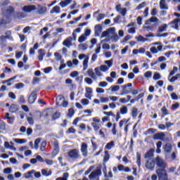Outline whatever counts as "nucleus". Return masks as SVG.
Segmentation results:
<instances>
[{
  "instance_id": "nucleus-1",
  "label": "nucleus",
  "mask_w": 180,
  "mask_h": 180,
  "mask_svg": "<svg viewBox=\"0 0 180 180\" xmlns=\"http://www.w3.org/2000/svg\"><path fill=\"white\" fill-rule=\"evenodd\" d=\"M155 162L157 165L158 168L156 169V174L158 175V173L162 172V174L167 173L166 168L168 167V165H167V162H165V160L164 159L160 158V156H158L155 159Z\"/></svg>"
},
{
  "instance_id": "nucleus-2",
  "label": "nucleus",
  "mask_w": 180,
  "mask_h": 180,
  "mask_svg": "<svg viewBox=\"0 0 180 180\" xmlns=\"http://www.w3.org/2000/svg\"><path fill=\"white\" fill-rule=\"evenodd\" d=\"M67 155L70 160H79L81 155L79 154V150L75 148L71 149L67 153Z\"/></svg>"
},
{
  "instance_id": "nucleus-3",
  "label": "nucleus",
  "mask_w": 180,
  "mask_h": 180,
  "mask_svg": "<svg viewBox=\"0 0 180 180\" xmlns=\"http://www.w3.org/2000/svg\"><path fill=\"white\" fill-rule=\"evenodd\" d=\"M101 175H102V172L101 169H97L89 175V178L90 180H99Z\"/></svg>"
},
{
  "instance_id": "nucleus-4",
  "label": "nucleus",
  "mask_w": 180,
  "mask_h": 180,
  "mask_svg": "<svg viewBox=\"0 0 180 180\" xmlns=\"http://www.w3.org/2000/svg\"><path fill=\"white\" fill-rule=\"evenodd\" d=\"M146 168L150 171H154L155 168V160L149 158L146 163Z\"/></svg>"
},
{
  "instance_id": "nucleus-5",
  "label": "nucleus",
  "mask_w": 180,
  "mask_h": 180,
  "mask_svg": "<svg viewBox=\"0 0 180 180\" xmlns=\"http://www.w3.org/2000/svg\"><path fill=\"white\" fill-rule=\"evenodd\" d=\"M115 10L118 12L122 16H126L127 15V8H122V4H117L115 6Z\"/></svg>"
},
{
  "instance_id": "nucleus-6",
  "label": "nucleus",
  "mask_w": 180,
  "mask_h": 180,
  "mask_svg": "<svg viewBox=\"0 0 180 180\" xmlns=\"http://www.w3.org/2000/svg\"><path fill=\"white\" fill-rule=\"evenodd\" d=\"M36 10L38 15H46V13H47V7L43 6L40 4L37 5Z\"/></svg>"
},
{
  "instance_id": "nucleus-7",
  "label": "nucleus",
  "mask_w": 180,
  "mask_h": 180,
  "mask_svg": "<svg viewBox=\"0 0 180 180\" xmlns=\"http://www.w3.org/2000/svg\"><path fill=\"white\" fill-rule=\"evenodd\" d=\"M36 99H37V93L36 91H32L28 97V103L33 105V103L36 102Z\"/></svg>"
},
{
  "instance_id": "nucleus-8",
  "label": "nucleus",
  "mask_w": 180,
  "mask_h": 180,
  "mask_svg": "<svg viewBox=\"0 0 180 180\" xmlns=\"http://www.w3.org/2000/svg\"><path fill=\"white\" fill-rule=\"evenodd\" d=\"M102 25L98 24L94 26V35L96 37H99L102 33Z\"/></svg>"
},
{
  "instance_id": "nucleus-9",
  "label": "nucleus",
  "mask_w": 180,
  "mask_h": 180,
  "mask_svg": "<svg viewBox=\"0 0 180 180\" xmlns=\"http://www.w3.org/2000/svg\"><path fill=\"white\" fill-rule=\"evenodd\" d=\"M53 150L52 153V155L56 157L58 153H60V146L58 145V141H54L53 143Z\"/></svg>"
},
{
  "instance_id": "nucleus-10",
  "label": "nucleus",
  "mask_w": 180,
  "mask_h": 180,
  "mask_svg": "<svg viewBox=\"0 0 180 180\" xmlns=\"http://www.w3.org/2000/svg\"><path fill=\"white\" fill-rule=\"evenodd\" d=\"M100 12L101 11L98 10L97 11L94 12L93 14V18H96V20L98 22H101V20H103V19H105V14L100 13Z\"/></svg>"
},
{
  "instance_id": "nucleus-11",
  "label": "nucleus",
  "mask_w": 180,
  "mask_h": 180,
  "mask_svg": "<svg viewBox=\"0 0 180 180\" xmlns=\"http://www.w3.org/2000/svg\"><path fill=\"white\" fill-rule=\"evenodd\" d=\"M80 151L83 157H88V145L85 143H82L81 145Z\"/></svg>"
},
{
  "instance_id": "nucleus-12",
  "label": "nucleus",
  "mask_w": 180,
  "mask_h": 180,
  "mask_svg": "<svg viewBox=\"0 0 180 180\" xmlns=\"http://www.w3.org/2000/svg\"><path fill=\"white\" fill-rule=\"evenodd\" d=\"M131 86H133V84L131 83H128L127 84L122 86V91L127 95L133 91Z\"/></svg>"
},
{
  "instance_id": "nucleus-13",
  "label": "nucleus",
  "mask_w": 180,
  "mask_h": 180,
  "mask_svg": "<svg viewBox=\"0 0 180 180\" xmlns=\"http://www.w3.org/2000/svg\"><path fill=\"white\" fill-rule=\"evenodd\" d=\"M37 6L34 5H29L25 6L22 8V11L26 12L27 13H30V12H33V11H36Z\"/></svg>"
},
{
  "instance_id": "nucleus-14",
  "label": "nucleus",
  "mask_w": 180,
  "mask_h": 180,
  "mask_svg": "<svg viewBox=\"0 0 180 180\" xmlns=\"http://www.w3.org/2000/svg\"><path fill=\"white\" fill-rule=\"evenodd\" d=\"M63 44L65 46V47L70 49V47L72 46V37H68L66 39L64 40Z\"/></svg>"
},
{
  "instance_id": "nucleus-15",
  "label": "nucleus",
  "mask_w": 180,
  "mask_h": 180,
  "mask_svg": "<svg viewBox=\"0 0 180 180\" xmlns=\"http://www.w3.org/2000/svg\"><path fill=\"white\" fill-rule=\"evenodd\" d=\"M158 177V180H169L168 179V173H162V172H159Z\"/></svg>"
},
{
  "instance_id": "nucleus-16",
  "label": "nucleus",
  "mask_w": 180,
  "mask_h": 180,
  "mask_svg": "<svg viewBox=\"0 0 180 180\" xmlns=\"http://www.w3.org/2000/svg\"><path fill=\"white\" fill-rule=\"evenodd\" d=\"M148 23H158V25L161 23V22H160V20L158 19V18L155 16H152L149 20H148L146 22V25H148Z\"/></svg>"
},
{
  "instance_id": "nucleus-17",
  "label": "nucleus",
  "mask_w": 180,
  "mask_h": 180,
  "mask_svg": "<svg viewBox=\"0 0 180 180\" xmlns=\"http://www.w3.org/2000/svg\"><path fill=\"white\" fill-rule=\"evenodd\" d=\"M87 75L90 78H92V79H94V81H96L98 79V77H96V75L94 72V70L92 68H90L87 70Z\"/></svg>"
},
{
  "instance_id": "nucleus-18",
  "label": "nucleus",
  "mask_w": 180,
  "mask_h": 180,
  "mask_svg": "<svg viewBox=\"0 0 180 180\" xmlns=\"http://www.w3.org/2000/svg\"><path fill=\"white\" fill-rule=\"evenodd\" d=\"M179 22L180 18H176L174 19L173 21L169 22V25H174V29H176V30H179Z\"/></svg>"
},
{
  "instance_id": "nucleus-19",
  "label": "nucleus",
  "mask_w": 180,
  "mask_h": 180,
  "mask_svg": "<svg viewBox=\"0 0 180 180\" xmlns=\"http://www.w3.org/2000/svg\"><path fill=\"white\" fill-rule=\"evenodd\" d=\"M34 174V169L30 170L24 174V178L25 179H30L33 178Z\"/></svg>"
},
{
  "instance_id": "nucleus-20",
  "label": "nucleus",
  "mask_w": 180,
  "mask_h": 180,
  "mask_svg": "<svg viewBox=\"0 0 180 180\" xmlns=\"http://www.w3.org/2000/svg\"><path fill=\"white\" fill-rule=\"evenodd\" d=\"M167 29H168V25L162 24L160 26H159L158 29V33H162L164 32H167Z\"/></svg>"
},
{
  "instance_id": "nucleus-21",
  "label": "nucleus",
  "mask_w": 180,
  "mask_h": 180,
  "mask_svg": "<svg viewBox=\"0 0 180 180\" xmlns=\"http://www.w3.org/2000/svg\"><path fill=\"white\" fill-rule=\"evenodd\" d=\"M18 110H19V105H18L16 104H12L10 106L9 112H11V113H16V112H18Z\"/></svg>"
},
{
  "instance_id": "nucleus-22",
  "label": "nucleus",
  "mask_w": 180,
  "mask_h": 180,
  "mask_svg": "<svg viewBox=\"0 0 180 180\" xmlns=\"http://www.w3.org/2000/svg\"><path fill=\"white\" fill-rule=\"evenodd\" d=\"M164 151L165 153H167V154H169L171 151H172V145L171 143H166L164 146Z\"/></svg>"
},
{
  "instance_id": "nucleus-23",
  "label": "nucleus",
  "mask_w": 180,
  "mask_h": 180,
  "mask_svg": "<svg viewBox=\"0 0 180 180\" xmlns=\"http://www.w3.org/2000/svg\"><path fill=\"white\" fill-rule=\"evenodd\" d=\"M165 137V134L164 132L158 133L153 135V139L155 140H162Z\"/></svg>"
},
{
  "instance_id": "nucleus-24",
  "label": "nucleus",
  "mask_w": 180,
  "mask_h": 180,
  "mask_svg": "<svg viewBox=\"0 0 180 180\" xmlns=\"http://www.w3.org/2000/svg\"><path fill=\"white\" fill-rule=\"evenodd\" d=\"M61 12V8L58 6H55L50 11L51 15H53V13H60Z\"/></svg>"
},
{
  "instance_id": "nucleus-25",
  "label": "nucleus",
  "mask_w": 180,
  "mask_h": 180,
  "mask_svg": "<svg viewBox=\"0 0 180 180\" xmlns=\"http://www.w3.org/2000/svg\"><path fill=\"white\" fill-rule=\"evenodd\" d=\"M137 115H139V109H137L136 107L132 108L131 111V116L134 119H136Z\"/></svg>"
},
{
  "instance_id": "nucleus-26",
  "label": "nucleus",
  "mask_w": 180,
  "mask_h": 180,
  "mask_svg": "<svg viewBox=\"0 0 180 180\" xmlns=\"http://www.w3.org/2000/svg\"><path fill=\"white\" fill-rule=\"evenodd\" d=\"M13 18H14V19H23V18H25V13L22 12H16L13 14Z\"/></svg>"
},
{
  "instance_id": "nucleus-27",
  "label": "nucleus",
  "mask_w": 180,
  "mask_h": 180,
  "mask_svg": "<svg viewBox=\"0 0 180 180\" xmlns=\"http://www.w3.org/2000/svg\"><path fill=\"white\" fill-rule=\"evenodd\" d=\"M42 175H44V176H51L53 172L51 171V169H49V171H47V169H42L41 171Z\"/></svg>"
},
{
  "instance_id": "nucleus-28",
  "label": "nucleus",
  "mask_w": 180,
  "mask_h": 180,
  "mask_svg": "<svg viewBox=\"0 0 180 180\" xmlns=\"http://www.w3.org/2000/svg\"><path fill=\"white\" fill-rule=\"evenodd\" d=\"M71 2H72V0L61 1L59 5L61 6L62 8H65V6H68Z\"/></svg>"
},
{
  "instance_id": "nucleus-29",
  "label": "nucleus",
  "mask_w": 180,
  "mask_h": 180,
  "mask_svg": "<svg viewBox=\"0 0 180 180\" xmlns=\"http://www.w3.org/2000/svg\"><path fill=\"white\" fill-rule=\"evenodd\" d=\"M64 101V96L59 95L56 98V105L57 106H61V103Z\"/></svg>"
},
{
  "instance_id": "nucleus-30",
  "label": "nucleus",
  "mask_w": 180,
  "mask_h": 180,
  "mask_svg": "<svg viewBox=\"0 0 180 180\" xmlns=\"http://www.w3.org/2000/svg\"><path fill=\"white\" fill-rule=\"evenodd\" d=\"M160 9L168 10V5H167L165 0H160Z\"/></svg>"
},
{
  "instance_id": "nucleus-31",
  "label": "nucleus",
  "mask_w": 180,
  "mask_h": 180,
  "mask_svg": "<svg viewBox=\"0 0 180 180\" xmlns=\"http://www.w3.org/2000/svg\"><path fill=\"white\" fill-rule=\"evenodd\" d=\"M129 112V108H127V106H122L120 109V115H127Z\"/></svg>"
},
{
  "instance_id": "nucleus-32",
  "label": "nucleus",
  "mask_w": 180,
  "mask_h": 180,
  "mask_svg": "<svg viewBox=\"0 0 180 180\" xmlns=\"http://www.w3.org/2000/svg\"><path fill=\"white\" fill-rule=\"evenodd\" d=\"M4 147L7 150H13V151H16V148H15L13 146H11L8 141L4 142Z\"/></svg>"
},
{
  "instance_id": "nucleus-33",
  "label": "nucleus",
  "mask_w": 180,
  "mask_h": 180,
  "mask_svg": "<svg viewBox=\"0 0 180 180\" xmlns=\"http://www.w3.org/2000/svg\"><path fill=\"white\" fill-rule=\"evenodd\" d=\"M6 13H7V15H8V16L13 17V15H15V8L12 6H10L7 8Z\"/></svg>"
},
{
  "instance_id": "nucleus-34",
  "label": "nucleus",
  "mask_w": 180,
  "mask_h": 180,
  "mask_svg": "<svg viewBox=\"0 0 180 180\" xmlns=\"http://www.w3.org/2000/svg\"><path fill=\"white\" fill-rule=\"evenodd\" d=\"M136 164L139 168L141 167V154L139 152L136 153Z\"/></svg>"
},
{
  "instance_id": "nucleus-35",
  "label": "nucleus",
  "mask_w": 180,
  "mask_h": 180,
  "mask_svg": "<svg viewBox=\"0 0 180 180\" xmlns=\"http://www.w3.org/2000/svg\"><path fill=\"white\" fill-rule=\"evenodd\" d=\"M88 63H89V58H86L83 60V71H86L88 70Z\"/></svg>"
},
{
  "instance_id": "nucleus-36",
  "label": "nucleus",
  "mask_w": 180,
  "mask_h": 180,
  "mask_svg": "<svg viewBox=\"0 0 180 180\" xmlns=\"http://www.w3.org/2000/svg\"><path fill=\"white\" fill-rule=\"evenodd\" d=\"M161 112L162 113V117H164V116H168V115L170 114L169 111L168 110V109H167V107L165 106H163L162 108H161Z\"/></svg>"
},
{
  "instance_id": "nucleus-37",
  "label": "nucleus",
  "mask_w": 180,
  "mask_h": 180,
  "mask_svg": "<svg viewBox=\"0 0 180 180\" xmlns=\"http://www.w3.org/2000/svg\"><path fill=\"white\" fill-rule=\"evenodd\" d=\"M101 69L99 68V67L95 68L94 69V74H96V77H103V73H102V72H101Z\"/></svg>"
},
{
  "instance_id": "nucleus-38",
  "label": "nucleus",
  "mask_w": 180,
  "mask_h": 180,
  "mask_svg": "<svg viewBox=\"0 0 180 180\" xmlns=\"http://www.w3.org/2000/svg\"><path fill=\"white\" fill-rule=\"evenodd\" d=\"M44 50L43 49H39V56H38V58H39V61H43V58L44 57Z\"/></svg>"
},
{
  "instance_id": "nucleus-39",
  "label": "nucleus",
  "mask_w": 180,
  "mask_h": 180,
  "mask_svg": "<svg viewBox=\"0 0 180 180\" xmlns=\"http://www.w3.org/2000/svg\"><path fill=\"white\" fill-rule=\"evenodd\" d=\"M154 149H150L145 154V158H150V157H153L154 155Z\"/></svg>"
},
{
  "instance_id": "nucleus-40",
  "label": "nucleus",
  "mask_w": 180,
  "mask_h": 180,
  "mask_svg": "<svg viewBox=\"0 0 180 180\" xmlns=\"http://www.w3.org/2000/svg\"><path fill=\"white\" fill-rule=\"evenodd\" d=\"M120 89V86L118 85H115V86H111L110 87V89H108V91H111V92H117V91H119Z\"/></svg>"
},
{
  "instance_id": "nucleus-41",
  "label": "nucleus",
  "mask_w": 180,
  "mask_h": 180,
  "mask_svg": "<svg viewBox=\"0 0 180 180\" xmlns=\"http://www.w3.org/2000/svg\"><path fill=\"white\" fill-rule=\"evenodd\" d=\"M68 176H70V174L68 172H65L63 174V177H58L56 180H68Z\"/></svg>"
},
{
  "instance_id": "nucleus-42",
  "label": "nucleus",
  "mask_w": 180,
  "mask_h": 180,
  "mask_svg": "<svg viewBox=\"0 0 180 180\" xmlns=\"http://www.w3.org/2000/svg\"><path fill=\"white\" fill-rule=\"evenodd\" d=\"M14 141L17 144H25V143L27 142L26 139H15Z\"/></svg>"
},
{
  "instance_id": "nucleus-43",
  "label": "nucleus",
  "mask_w": 180,
  "mask_h": 180,
  "mask_svg": "<svg viewBox=\"0 0 180 180\" xmlns=\"http://www.w3.org/2000/svg\"><path fill=\"white\" fill-rule=\"evenodd\" d=\"M113 147H115V142L113 141L108 143L105 146L107 150H112Z\"/></svg>"
},
{
  "instance_id": "nucleus-44",
  "label": "nucleus",
  "mask_w": 180,
  "mask_h": 180,
  "mask_svg": "<svg viewBox=\"0 0 180 180\" xmlns=\"http://www.w3.org/2000/svg\"><path fill=\"white\" fill-rule=\"evenodd\" d=\"M78 49L79 50L84 51L88 49V45L86 44H81L78 46Z\"/></svg>"
},
{
  "instance_id": "nucleus-45",
  "label": "nucleus",
  "mask_w": 180,
  "mask_h": 180,
  "mask_svg": "<svg viewBox=\"0 0 180 180\" xmlns=\"http://www.w3.org/2000/svg\"><path fill=\"white\" fill-rule=\"evenodd\" d=\"M136 40L138 41H141L142 43H144L145 41H147L148 40V39L147 38H144L143 36L139 35V37H136Z\"/></svg>"
},
{
  "instance_id": "nucleus-46",
  "label": "nucleus",
  "mask_w": 180,
  "mask_h": 180,
  "mask_svg": "<svg viewBox=\"0 0 180 180\" xmlns=\"http://www.w3.org/2000/svg\"><path fill=\"white\" fill-rule=\"evenodd\" d=\"M99 69L102 72H106V71H109V68L106 65H101L99 67Z\"/></svg>"
},
{
  "instance_id": "nucleus-47",
  "label": "nucleus",
  "mask_w": 180,
  "mask_h": 180,
  "mask_svg": "<svg viewBox=\"0 0 180 180\" xmlns=\"http://www.w3.org/2000/svg\"><path fill=\"white\" fill-rule=\"evenodd\" d=\"M110 158V155H109V152L108 150L105 151L103 161L104 162H108V160Z\"/></svg>"
},
{
  "instance_id": "nucleus-48",
  "label": "nucleus",
  "mask_w": 180,
  "mask_h": 180,
  "mask_svg": "<svg viewBox=\"0 0 180 180\" xmlns=\"http://www.w3.org/2000/svg\"><path fill=\"white\" fill-rule=\"evenodd\" d=\"M40 141H41V139H40V138H38L34 141L35 150H39V144H40Z\"/></svg>"
},
{
  "instance_id": "nucleus-49",
  "label": "nucleus",
  "mask_w": 180,
  "mask_h": 180,
  "mask_svg": "<svg viewBox=\"0 0 180 180\" xmlns=\"http://www.w3.org/2000/svg\"><path fill=\"white\" fill-rule=\"evenodd\" d=\"M105 64H106L108 66V68H112V66L113 65V59H110V60H105Z\"/></svg>"
},
{
  "instance_id": "nucleus-50",
  "label": "nucleus",
  "mask_w": 180,
  "mask_h": 180,
  "mask_svg": "<svg viewBox=\"0 0 180 180\" xmlns=\"http://www.w3.org/2000/svg\"><path fill=\"white\" fill-rule=\"evenodd\" d=\"M91 126L94 128V131H98L100 129L99 125L96 122H91Z\"/></svg>"
},
{
  "instance_id": "nucleus-51",
  "label": "nucleus",
  "mask_w": 180,
  "mask_h": 180,
  "mask_svg": "<svg viewBox=\"0 0 180 180\" xmlns=\"http://www.w3.org/2000/svg\"><path fill=\"white\" fill-rule=\"evenodd\" d=\"M80 102L83 106H87V105H89V100L86 98H82Z\"/></svg>"
},
{
  "instance_id": "nucleus-52",
  "label": "nucleus",
  "mask_w": 180,
  "mask_h": 180,
  "mask_svg": "<svg viewBox=\"0 0 180 180\" xmlns=\"http://www.w3.org/2000/svg\"><path fill=\"white\" fill-rule=\"evenodd\" d=\"M84 82H86V84H87L88 85H92V84H94V81H92V79L89 77H85Z\"/></svg>"
},
{
  "instance_id": "nucleus-53",
  "label": "nucleus",
  "mask_w": 180,
  "mask_h": 180,
  "mask_svg": "<svg viewBox=\"0 0 180 180\" xmlns=\"http://www.w3.org/2000/svg\"><path fill=\"white\" fill-rule=\"evenodd\" d=\"M153 78L154 81L161 79V75H160V73H158V72H155Z\"/></svg>"
},
{
  "instance_id": "nucleus-54",
  "label": "nucleus",
  "mask_w": 180,
  "mask_h": 180,
  "mask_svg": "<svg viewBox=\"0 0 180 180\" xmlns=\"http://www.w3.org/2000/svg\"><path fill=\"white\" fill-rule=\"evenodd\" d=\"M130 120H126V119H123L121 121H120L119 122V126L120 128L123 127V124L127 123L128 122H129Z\"/></svg>"
},
{
  "instance_id": "nucleus-55",
  "label": "nucleus",
  "mask_w": 180,
  "mask_h": 180,
  "mask_svg": "<svg viewBox=\"0 0 180 180\" xmlns=\"http://www.w3.org/2000/svg\"><path fill=\"white\" fill-rule=\"evenodd\" d=\"M85 40H86V37L84 34L81 35L78 39L79 43H84Z\"/></svg>"
},
{
  "instance_id": "nucleus-56",
  "label": "nucleus",
  "mask_w": 180,
  "mask_h": 180,
  "mask_svg": "<svg viewBox=\"0 0 180 180\" xmlns=\"http://www.w3.org/2000/svg\"><path fill=\"white\" fill-rule=\"evenodd\" d=\"M147 5L146 2H142L141 4H139L136 8V11H140V9H143Z\"/></svg>"
},
{
  "instance_id": "nucleus-57",
  "label": "nucleus",
  "mask_w": 180,
  "mask_h": 180,
  "mask_svg": "<svg viewBox=\"0 0 180 180\" xmlns=\"http://www.w3.org/2000/svg\"><path fill=\"white\" fill-rule=\"evenodd\" d=\"M53 71V68L52 67H48L44 69V72L45 74H50L51 72Z\"/></svg>"
},
{
  "instance_id": "nucleus-58",
  "label": "nucleus",
  "mask_w": 180,
  "mask_h": 180,
  "mask_svg": "<svg viewBox=\"0 0 180 180\" xmlns=\"http://www.w3.org/2000/svg\"><path fill=\"white\" fill-rule=\"evenodd\" d=\"M145 78H151L153 77V72L151 71H148L144 73Z\"/></svg>"
},
{
  "instance_id": "nucleus-59",
  "label": "nucleus",
  "mask_w": 180,
  "mask_h": 180,
  "mask_svg": "<svg viewBox=\"0 0 180 180\" xmlns=\"http://www.w3.org/2000/svg\"><path fill=\"white\" fill-rule=\"evenodd\" d=\"M150 53H152V54H158V51L157 50V47L155 46H153L150 49Z\"/></svg>"
},
{
  "instance_id": "nucleus-60",
  "label": "nucleus",
  "mask_w": 180,
  "mask_h": 180,
  "mask_svg": "<svg viewBox=\"0 0 180 180\" xmlns=\"http://www.w3.org/2000/svg\"><path fill=\"white\" fill-rule=\"evenodd\" d=\"M4 174H12V168L11 167L5 168L4 169Z\"/></svg>"
},
{
  "instance_id": "nucleus-61",
  "label": "nucleus",
  "mask_w": 180,
  "mask_h": 180,
  "mask_svg": "<svg viewBox=\"0 0 180 180\" xmlns=\"http://www.w3.org/2000/svg\"><path fill=\"white\" fill-rule=\"evenodd\" d=\"M15 86L16 89H22V88H25V84L23 83H18Z\"/></svg>"
},
{
  "instance_id": "nucleus-62",
  "label": "nucleus",
  "mask_w": 180,
  "mask_h": 180,
  "mask_svg": "<svg viewBox=\"0 0 180 180\" xmlns=\"http://www.w3.org/2000/svg\"><path fill=\"white\" fill-rule=\"evenodd\" d=\"M54 56H55V57H56V61H60V60H61L62 57H61V55H60V53H58V52H56V53H54Z\"/></svg>"
},
{
  "instance_id": "nucleus-63",
  "label": "nucleus",
  "mask_w": 180,
  "mask_h": 180,
  "mask_svg": "<svg viewBox=\"0 0 180 180\" xmlns=\"http://www.w3.org/2000/svg\"><path fill=\"white\" fill-rule=\"evenodd\" d=\"M98 86H101V88H106V86H108V82H101L98 84Z\"/></svg>"
},
{
  "instance_id": "nucleus-64",
  "label": "nucleus",
  "mask_w": 180,
  "mask_h": 180,
  "mask_svg": "<svg viewBox=\"0 0 180 180\" xmlns=\"http://www.w3.org/2000/svg\"><path fill=\"white\" fill-rule=\"evenodd\" d=\"M109 36V31L106 30L102 32L101 39H103V37H108Z\"/></svg>"
}]
</instances>
